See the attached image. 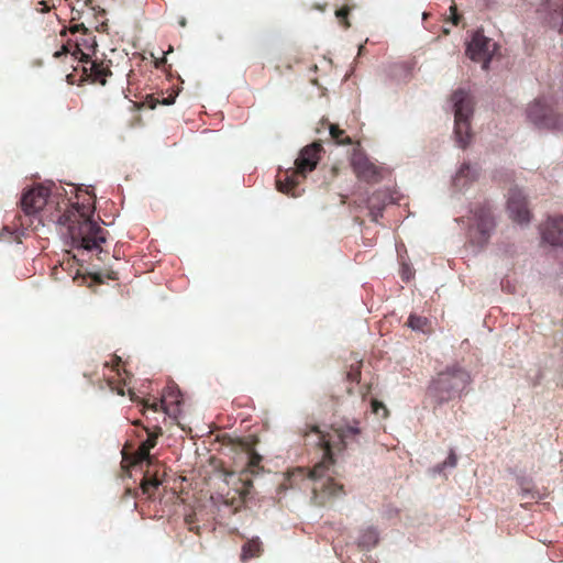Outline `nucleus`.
<instances>
[{
    "label": "nucleus",
    "instance_id": "28",
    "mask_svg": "<svg viewBox=\"0 0 563 563\" xmlns=\"http://www.w3.org/2000/svg\"><path fill=\"white\" fill-rule=\"evenodd\" d=\"M380 409L383 410V417H386L388 415V410H387L386 406L383 402L374 399L372 401V410H373V412L377 415V413H379Z\"/></svg>",
    "mask_w": 563,
    "mask_h": 563
},
{
    "label": "nucleus",
    "instance_id": "26",
    "mask_svg": "<svg viewBox=\"0 0 563 563\" xmlns=\"http://www.w3.org/2000/svg\"><path fill=\"white\" fill-rule=\"evenodd\" d=\"M351 8L347 5L342 7L341 9L335 11V16L338 18L339 22L345 27H350V22L347 20V16L350 14Z\"/></svg>",
    "mask_w": 563,
    "mask_h": 563
},
{
    "label": "nucleus",
    "instance_id": "15",
    "mask_svg": "<svg viewBox=\"0 0 563 563\" xmlns=\"http://www.w3.org/2000/svg\"><path fill=\"white\" fill-rule=\"evenodd\" d=\"M543 241L551 245H563V218L550 217L541 228Z\"/></svg>",
    "mask_w": 563,
    "mask_h": 563
},
{
    "label": "nucleus",
    "instance_id": "9",
    "mask_svg": "<svg viewBox=\"0 0 563 563\" xmlns=\"http://www.w3.org/2000/svg\"><path fill=\"white\" fill-rule=\"evenodd\" d=\"M351 166L360 180L368 184H375L383 178V167L373 163L364 152L358 148L353 151Z\"/></svg>",
    "mask_w": 563,
    "mask_h": 563
},
{
    "label": "nucleus",
    "instance_id": "32",
    "mask_svg": "<svg viewBox=\"0 0 563 563\" xmlns=\"http://www.w3.org/2000/svg\"><path fill=\"white\" fill-rule=\"evenodd\" d=\"M38 5L41 7L37 8V11L42 13L48 12L51 10V7L47 4L46 1H38Z\"/></svg>",
    "mask_w": 563,
    "mask_h": 563
},
{
    "label": "nucleus",
    "instance_id": "12",
    "mask_svg": "<svg viewBox=\"0 0 563 563\" xmlns=\"http://www.w3.org/2000/svg\"><path fill=\"white\" fill-rule=\"evenodd\" d=\"M507 211L509 217L520 224L528 223L531 218L526 196L520 189L510 188L507 198Z\"/></svg>",
    "mask_w": 563,
    "mask_h": 563
},
{
    "label": "nucleus",
    "instance_id": "34",
    "mask_svg": "<svg viewBox=\"0 0 563 563\" xmlns=\"http://www.w3.org/2000/svg\"><path fill=\"white\" fill-rule=\"evenodd\" d=\"M92 279H93V282H96V283H98V284H101V283L103 282V279H102V275H101V274H95V275L92 276Z\"/></svg>",
    "mask_w": 563,
    "mask_h": 563
},
{
    "label": "nucleus",
    "instance_id": "18",
    "mask_svg": "<svg viewBox=\"0 0 563 563\" xmlns=\"http://www.w3.org/2000/svg\"><path fill=\"white\" fill-rule=\"evenodd\" d=\"M378 542V532L373 527H367L361 531L358 537V545L362 548H373Z\"/></svg>",
    "mask_w": 563,
    "mask_h": 563
},
{
    "label": "nucleus",
    "instance_id": "3",
    "mask_svg": "<svg viewBox=\"0 0 563 563\" xmlns=\"http://www.w3.org/2000/svg\"><path fill=\"white\" fill-rule=\"evenodd\" d=\"M471 383L470 373L453 364L439 372L430 382L427 395L440 406L459 397Z\"/></svg>",
    "mask_w": 563,
    "mask_h": 563
},
{
    "label": "nucleus",
    "instance_id": "5",
    "mask_svg": "<svg viewBox=\"0 0 563 563\" xmlns=\"http://www.w3.org/2000/svg\"><path fill=\"white\" fill-rule=\"evenodd\" d=\"M454 108V134L460 147L465 148L471 142L470 119L473 115V100L468 92L459 89L452 95Z\"/></svg>",
    "mask_w": 563,
    "mask_h": 563
},
{
    "label": "nucleus",
    "instance_id": "4",
    "mask_svg": "<svg viewBox=\"0 0 563 563\" xmlns=\"http://www.w3.org/2000/svg\"><path fill=\"white\" fill-rule=\"evenodd\" d=\"M51 191L47 187L38 185L31 188L23 194L21 198V209L24 216L15 217L14 231H10L9 227H4L1 232V238L7 239L8 235H13V240L18 243L22 242L24 230L33 224L30 217H35L48 203Z\"/></svg>",
    "mask_w": 563,
    "mask_h": 563
},
{
    "label": "nucleus",
    "instance_id": "36",
    "mask_svg": "<svg viewBox=\"0 0 563 563\" xmlns=\"http://www.w3.org/2000/svg\"><path fill=\"white\" fill-rule=\"evenodd\" d=\"M165 62H166V58L163 57L162 59L156 60L155 65H156V67H161V65L164 64Z\"/></svg>",
    "mask_w": 563,
    "mask_h": 563
},
{
    "label": "nucleus",
    "instance_id": "10",
    "mask_svg": "<svg viewBox=\"0 0 563 563\" xmlns=\"http://www.w3.org/2000/svg\"><path fill=\"white\" fill-rule=\"evenodd\" d=\"M134 426H141L147 434V439L143 441L134 454V464L152 463L150 451L157 444V439L163 434V429L158 424H143L141 420H135Z\"/></svg>",
    "mask_w": 563,
    "mask_h": 563
},
{
    "label": "nucleus",
    "instance_id": "14",
    "mask_svg": "<svg viewBox=\"0 0 563 563\" xmlns=\"http://www.w3.org/2000/svg\"><path fill=\"white\" fill-rule=\"evenodd\" d=\"M131 400L137 404L142 405V415L145 417L146 424H158L159 426V419L156 416L151 417L148 412H153L155 415H159L163 419V421H166V408L164 406L165 401L164 399H161L159 401H153L150 402L146 399H140L134 394L130 395Z\"/></svg>",
    "mask_w": 563,
    "mask_h": 563
},
{
    "label": "nucleus",
    "instance_id": "31",
    "mask_svg": "<svg viewBox=\"0 0 563 563\" xmlns=\"http://www.w3.org/2000/svg\"><path fill=\"white\" fill-rule=\"evenodd\" d=\"M69 46H70V44L63 45L60 51H57L54 53V57L58 58L62 55L69 53V49H70Z\"/></svg>",
    "mask_w": 563,
    "mask_h": 563
},
{
    "label": "nucleus",
    "instance_id": "7",
    "mask_svg": "<svg viewBox=\"0 0 563 563\" xmlns=\"http://www.w3.org/2000/svg\"><path fill=\"white\" fill-rule=\"evenodd\" d=\"M527 118L538 129L560 130L563 128V115L556 114L552 107L541 99L529 104Z\"/></svg>",
    "mask_w": 563,
    "mask_h": 563
},
{
    "label": "nucleus",
    "instance_id": "24",
    "mask_svg": "<svg viewBox=\"0 0 563 563\" xmlns=\"http://www.w3.org/2000/svg\"><path fill=\"white\" fill-rule=\"evenodd\" d=\"M361 362H356L355 364H352L350 367V371L346 374L347 380L352 383H358L361 379Z\"/></svg>",
    "mask_w": 563,
    "mask_h": 563
},
{
    "label": "nucleus",
    "instance_id": "13",
    "mask_svg": "<svg viewBox=\"0 0 563 563\" xmlns=\"http://www.w3.org/2000/svg\"><path fill=\"white\" fill-rule=\"evenodd\" d=\"M322 151L323 147L320 142H313L300 151L295 161V168L301 175V178H306L307 174L317 167Z\"/></svg>",
    "mask_w": 563,
    "mask_h": 563
},
{
    "label": "nucleus",
    "instance_id": "2",
    "mask_svg": "<svg viewBox=\"0 0 563 563\" xmlns=\"http://www.w3.org/2000/svg\"><path fill=\"white\" fill-rule=\"evenodd\" d=\"M57 205L58 211L63 210L57 223L66 228L73 246L87 251L101 250L100 245L106 242L107 231L91 219L95 212L91 199L82 203H70L64 199Z\"/></svg>",
    "mask_w": 563,
    "mask_h": 563
},
{
    "label": "nucleus",
    "instance_id": "22",
    "mask_svg": "<svg viewBox=\"0 0 563 563\" xmlns=\"http://www.w3.org/2000/svg\"><path fill=\"white\" fill-rule=\"evenodd\" d=\"M477 176L478 170L476 167L471 166L470 164H463L456 173L455 181L460 183L463 178L474 180Z\"/></svg>",
    "mask_w": 563,
    "mask_h": 563
},
{
    "label": "nucleus",
    "instance_id": "20",
    "mask_svg": "<svg viewBox=\"0 0 563 563\" xmlns=\"http://www.w3.org/2000/svg\"><path fill=\"white\" fill-rule=\"evenodd\" d=\"M329 130L331 137L336 144L346 145L352 143L351 137L338 124H330Z\"/></svg>",
    "mask_w": 563,
    "mask_h": 563
},
{
    "label": "nucleus",
    "instance_id": "29",
    "mask_svg": "<svg viewBox=\"0 0 563 563\" xmlns=\"http://www.w3.org/2000/svg\"><path fill=\"white\" fill-rule=\"evenodd\" d=\"M369 203H371L369 213H371L372 220L377 221L378 217L382 216V208H375V206H373L372 199L369 200Z\"/></svg>",
    "mask_w": 563,
    "mask_h": 563
},
{
    "label": "nucleus",
    "instance_id": "6",
    "mask_svg": "<svg viewBox=\"0 0 563 563\" xmlns=\"http://www.w3.org/2000/svg\"><path fill=\"white\" fill-rule=\"evenodd\" d=\"M472 224L468 229L470 242L478 247H484L495 229V218L487 202L478 203L471 209Z\"/></svg>",
    "mask_w": 563,
    "mask_h": 563
},
{
    "label": "nucleus",
    "instance_id": "25",
    "mask_svg": "<svg viewBox=\"0 0 563 563\" xmlns=\"http://www.w3.org/2000/svg\"><path fill=\"white\" fill-rule=\"evenodd\" d=\"M177 95H178V90H173L168 95V97L163 98L162 100L156 99L154 101L153 97H151V99L148 100V102H151L150 107L151 108H155L157 103H162V104H165V106H170V104H173L175 102Z\"/></svg>",
    "mask_w": 563,
    "mask_h": 563
},
{
    "label": "nucleus",
    "instance_id": "27",
    "mask_svg": "<svg viewBox=\"0 0 563 563\" xmlns=\"http://www.w3.org/2000/svg\"><path fill=\"white\" fill-rule=\"evenodd\" d=\"M456 464H457V456H456L454 450H450V453H449L446 460L442 463L440 470H442L446 466L454 467V466H456Z\"/></svg>",
    "mask_w": 563,
    "mask_h": 563
},
{
    "label": "nucleus",
    "instance_id": "23",
    "mask_svg": "<svg viewBox=\"0 0 563 563\" xmlns=\"http://www.w3.org/2000/svg\"><path fill=\"white\" fill-rule=\"evenodd\" d=\"M246 459L247 463L245 471L251 474H256L261 468L262 456L255 451H249L246 453Z\"/></svg>",
    "mask_w": 563,
    "mask_h": 563
},
{
    "label": "nucleus",
    "instance_id": "38",
    "mask_svg": "<svg viewBox=\"0 0 563 563\" xmlns=\"http://www.w3.org/2000/svg\"><path fill=\"white\" fill-rule=\"evenodd\" d=\"M296 472L298 474H300V475H305L306 474V471L303 468H298Z\"/></svg>",
    "mask_w": 563,
    "mask_h": 563
},
{
    "label": "nucleus",
    "instance_id": "37",
    "mask_svg": "<svg viewBox=\"0 0 563 563\" xmlns=\"http://www.w3.org/2000/svg\"><path fill=\"white\" fill-rule=\"evenodd\" d=\"M108 278L113 279V280L117 279V273L111 272L110 274H108Z\"/></svg>",
    "mask_w": 563,
    "mask_h": 563
},
{
    "label": "nucleus",
    "instance_id": "35",
    "mask_svg": "<svg viewBox=\"0 0 563 563\" xmlns=\"http://www.w3.org/2000/svg\"><path fill=\"white\" fill-rule=\"evenodd\" d=\"M178 23L181 27H185L187 25V20L186 18L184 16H180V19L178 20Z\"/></svg>",
    "mask_w": 563,
    "mask_h": 563
},
{
    "label": "nucleus",
    "instance_id": "21",
    "mask_svg": "<svg viewBox=\"0 0 563 563\" xmlns=\"http://www.w3.org/2000/svg\"><path fill=\"white\" fill-rule=\"evenodd\" d=\"M159 484H161V482L158 481V478L156 476H148L145 474L141 482V488H142L143 494L151 497L154 494L155 489H157Z\"/></svg>",
    "mask_w": 563,
    "mask_h": 563
},
{
    "label": "nucleus",
    "instance_id": "19",
    "mask_svg": "<svg viewBox=\"0 0 563 563\" xmlns=\"http://www.w3.org/2000/svg\"><path fill=\"white\" fill-rule=\"evenodd\" d=\"M407 325L413 331H420L422 333L431 332V323L426 317L410 314L407 320Z\"/></svg>",
    "mask_w": 563,
    "mask_h": 563
},
{
    "label": "nucleus",
    "instance_id": "11",
    "mask_svg": "<svg viewBox=\"0 0 563 563\" xmlns=\"http://www.w3.org/2000/svg\"><path fill=\"white\" fill-rule=\"evenodd\" d=\"M496 44L481 32H476L468 43L466 54L472 60L482 62L483 68L487 69Z\"/></svg>",
    "mask_w": 563,
    "mask_h": 563
},
{
    "label": "nucleus",
    "instance_id": "33",
    "mask_svg": "<svg viewBox=\"0 0 563 563\" xmlns=\"http://www.w3.org/2000/svg\"><path fill=\"white\" fill-rule=\"evenodd\" d=\"M80 30H86L84 24H76L75 26H73L70 29L71 33H76V32H79Z\"/></svg>",
    "mask_w": 563,
    "mask_h": 563
},
{
    "label": "nucleus",
    "instance_id": "16",
    "mask_svg": "<svg viewBox=\"0 0 563 563\" xmlns=\"http://www.w3.org/2000/svg\"><path fill=\"white\" fill-rule=\"evenodd\" d=\"M299 178H301V175L297 173L296 168L278 174L276 179L277 189L283 194L296 197V188L299 184Z\"/></svg>",
    "mask_w": 563,
    "mask_h": 563
},
{
    "label": "nucleus",
    "instance_id": "17",
    "mask_svg": "<svg viewBox=\"0 0 563 563\" xmlns=\"http://www.w3.org/2000/svg\"><path fill=\"white\" fill-rule=\"evenodd\" d=\"M264 552V544L258 537L247 539L242 544L240 560L243 563L260 558Z\"/></svg>",
    "mask_w": 563,
    "mask_h": 563
},
{
    "label": "nucleus",
    "instance_id": "1",
    "mask_svg": "<svg viewBox=\"0 0 563 563\" xmlns=\"http://www.w3.org/2000/svg\"><path fill=\"white\" fill-rule=\"evenodd\" d=\"M311 432L318 437L317 444L323 450V459L316 464L307 474L313 481L312 493L318 505H324L325 498L335 497L343 494V485L334 482L332 477H327L325 472L333 464V449L342 450L350 443L356 442L361 434V428L357 422L345 424L334 429V433H324L318 427H312Z\"/></svg>",
    "mask_w": 563,
    "mask_h": 563
},
{
    "label": "nucleus",
    "instance_id": "30",
    "mask_svg": "<svg viewBox=\"0 0 563 563\" xmlns=\"http://www.w3.org/2000/svg\"><path fill=\"white\" fill-rule=\"evenodd\" d=\"M69 46H70V44L63 45L60 51H57L54 53V57L58 58L62 55L69 53V49H70Z\"/></svg>",
    "mask_w": 563,
    "mask_h": 563
},
{
    "label": "nucleus",
    "instance_id": "40",
    "mask_svg": "<svg viewBox=\"0 0 563 563\" xmlns=\"http://www.w3.org/2000/svg\"><path fill=\"white\" fill-rule=\"evenodd\" d=\"M115 361H117V366H118L119 362H120V357H115Z\"/></svg>",
    "mask_w": 563,
    "mask_h": 563
},
{
    "label": "nucleus",
    "instance_id": "8",
    "mask_svg": "<svg viewBox=\"0 0 563 563\" xmlns=\"http://www.w3.org/2000/svg\"><path fill=\"white\" fill-rule=\"evenodd\" d=\"M76 58H78V66L75 67V70L81 68L82 77L86 80H90L92 82H98L100 85H104L107 81V77L112 73L103 62H97L91 59L87 54H85L78 45H75V51L71 53Z\"/></svg>",
    "mask_w": 563,
    "mask_h": 563
},
{
    "label": "nucleus",
    "instance_id": "39",
    "mask_svg": "<svg viewBox=\"0 0 563 563\" xmlns=\"http://www.w3.org/2000/svg\"><path fill=\"white\" fill-rule=\"evenodd\" d=\"M457 20H459V19H457V16L455 15V16H454V20H453V23H454L455 25L459 23V21H457Z\"/></svg>",
    "mask_w": 563,
    "mask_h": 563
}]
</instances>
